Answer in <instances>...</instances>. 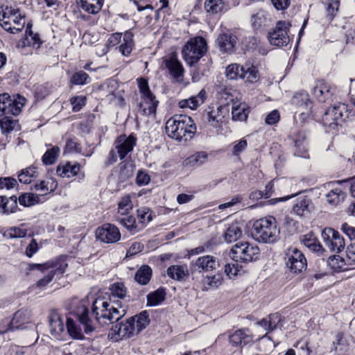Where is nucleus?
<instances>
[{"label":"nucleus","mask_w":355,"mask_h":355,"mask_svg":"<svg viewBox=\"0 0 355 355\" xmlns=\"http://www.w3.org/2000/svg\"><path fill=\"white\" fill-rule=\"evenodd\" d=\"M248 106L244 103H234L232 108V119L234 121H245L248 116Z\"/></svg>","instance_id":"obj_35"},{"label":"nucleus","mask_w":355,"mask_h":355,"mask_svg":"<svg viewBox=\"0 0 355 355\" xmlns=\"http://www.w3.org/2000/svg\"><path fill=\"white\" fill-rule=\"evenodd\" d=\"M88 303L87 301L83 300L80 302V305L76 308L75 314L79 322L84 325L85 332L89 330V317H88Z\"/></svg>","instance_id":"obj_30"},{"label":"nucleus","mask_w":355,"mask_h":355,"mask_svg":"<svg viewBox=\"0 0 355 355\" xmlns=\"http://www.w3.org/2000/svg\"><path fill=\"white\" fill-rule=\"evenodd\" d=\"M114 144L120 159H123L129 153L132 151L134 146L136 145V139L131 135L127 137L122 135L118 137Z\"/></svg>","instance_id":"obj_17"},{"label":"nucleus","mask_w":355,"mask_h":355,"mask_svg":"<svg viewBox=\"0 0 355 355\" xmlns=\"http://www.w3.org/2000/svg\"><path fill=\"white\" fill-rule=\"evenodd\" d=\"M37 168L35 166H29L22 169L18 175L19 181L23 184H30L34 179L38 177Z\"/></svg>","instance_id":"obj_37"},{"label":"nucleus","mask_w":355,"mask_h":355,"mask_svg":"<svg viewBox=\"0 0 355 355\" xmlns=\"http://www.w3.org/2000/svg\"><path fill=\"white\" fill-rule=\"evenodd\" d=\"M17 198L13 196L10 198L0 196V212L4 214L15 213L17 210Z\"/></svg>","instance_id":"obj_26"},{"label":"nucleus","mask_w":355,"mask_h":355,"mask_svg":"<svg viewBox=\"0 0 355 355\" xmlns=\"http://www.w3.org/2000/svg\"><path fill=\"white\" fill-rule=\"evenodd\" d=\"M306 135L304 133L300 132L295 140L296 151L295 154L299 157L308 158L309 153L305 144Z\"/></svg>","instance_id":"obj_41"},{"label":"nucleus","mask_w":355,"mask_h":355,"mask_svg":"<svg viewBox=\"0 0 355 355\" xmlns=\"http://www.w3.org/2000/svg\"><path fill=\"white\" fill-rule=\"evenodd\" d=\"M205 100V92L201 90L196 96H191L188 99L181 100L179 105L182 108L189 107L191 110H196L200 105L202 104Z\"/></svg>","instance_id":"obj_28"},{"label":"nucleus","mask_w":355,"mask_h":355,"mask_svg":"<svg viewBox=\"0 0 355 355\" xmlns=\"http://www.w3.org/2000/svg\"><path fill=\"white\" fill-rule=\"evenodd\" d=\"M0 119V127L3 133H9L12 131L17 125V121L10 117V116H3Z\"/></svg>","instance_id":"obj_53"},{"label":"nucleus","mask_w":355,"mask_h":355,"mask_svg":"<svg viewBox=\"0 0 355 355\" xmlns=\"http://www.w3.org/2000/svg\"><path fill=\"white\" fill-rule=\"evenodd\" d=\"M67 333L74 339L81 340L83 338V334L80 327L71 318H68L66 323Z\"/></svg>","instance_id":"obj_49"},{"label":"nucleus","mask_w":355,"mask_h":355,"mask_svg":"<svg viewBox=\"0 0 355 355\" xmlns=\"http://www.w3.org/2000/svg\"><path fill=\"white\" fill-rule=\"evenodd\" d=\"M186 266L173 265L168 268L167 275L172 279L181 281L187 275Z\"/></svg>","instance_id":"obj_36"},{"label":"nucleus","mask_w":355,"mask_h":355,"mask_svg":"<svg viewBox=\"0 0 355 355\" xmlns=\"http://www.w3.org/2000/svg\"><path fill=\"white\" fill-rule=\"evenodd\" d=\"M134 46L133 33L130 31H125L123 35V40L118 47L119 52L123 56L127 57L131 53Z\"/></svg>","instance_id":"obj_29"},{"label":"nucleus","mask_w":355,"mask_h":355,"mask_svg":"<svg viewBox=\"0 0 355 355\" xmlns=\"http://www.w3.org/2000/svg\"><path fill=\"white\" fill-rule=\"evenodd\" d=\"M25 20L19 10L11 6L0 8V24L6 31L16 33L24 28Z\"/></svg>","instance_id":"obj_6"},{"label":"nucleus","mask_w":355,"mask_h":355,"mask_svg":"<svg viewBox=\"0 0 355 355\" xmlns=\"http://www.w3.org/2000/svg\"><path fill=\"white\" fill-rule=\"evenodd\" d=\"M340 2L338 0H328L327 12L329 20H332L338 10Z\"/></svg>","instance_id":"obj_57"},{"label":"nucleus","mask_w":355,"mask_h":355,"mask_svg":"<svg viewBox=\"0 0 355 355\" xmlns=\"http://www.w3.org/2000/svg\"><path fill=\"white\" fill-rule=\"evenodd\" d=\"M110 300L112 301V304L117 307L123 305L121 300L127 295V289L125 285L121 282L114 283L110 286Z\"/></svg>","instance_id":"obj_20"},{"label":"nucleus","mask_w":355,"mask_h":355,"mask_svg":"<svg viewBox=\"0 0 355 355\" xmlns=\"http://www.w3.org/2000/svg\"><path fill=\"white\" fill-rule=\"evenodd\" d=\"M291 103L295 107L300 109L302 116H308L311 113L312 102L309 98L308 93L305 91L296 92L292 97Z\"/></svg>","instance_id":"obj_16"},{"label":"nucleus","mask_w":355,"mask_h":355,"mask_svg":"<svg viewBox=\"0 0 355 355\" xmlns=\"http://www.w3.org/2000/svg\"><path fill=\"white\" fill-rule=\"evenodd\" d=\"M166 67L174 78L178 79L182 76L184 69L181 62L176 58L172 56L167 60L166 61Z\"/></svg>","instance_id":"obj_31"},{"label":"nucleus","mask_w":355,"mask_h":355,"mask_svg":"<svg viewBox=\"0 0 355 355\" xmlns=\"http://www.w3.org/2000/svg\"><path fill=\"white\" fill-rule=\"evenodd\" d=\"M57 182L54 178H49L42 180L39 184L35 185V189L40 191L43 195L49 193L56 189Z\"/></svg>","instance_id":"obj_39"},{"label":"nucleus","mask_w":355,"mask_h":355,"mask_svg":"<svg viewBox=\"0 0 355 355\" xmlns=\"http://www.w3.org/2000/svg\"><path fill=\"white\" fill-rule=\"evenodd\" d=\"M321 237L325 246L331 252H340L345 247L344 237L333 228H324L322 231Z\"/></svg>","instance_id":"obj_12"},{"label":"nucleus","mask_w":355,"mask_h":355,"mask_svg":"<svg viewBox=\"0 0 355 355\" xmlns=\"http://www.w3.org/2000/svg\"><path fill=\"white\" fill-rule=\"evenodd\" d=\"M132 208L133 204L131 197L129 195H126L122 197L118 203V214L121 216H126L129 214Z\"/></svg>","instance_id":"obj_45"},{"label":"nucleus","mask_w":355,"mask_h":355,"mask_svg":"<svg viewBox=\"0 0 355 355\" xmlns=\"http://www.w3.org/2000/svg\"><path fill=\"white\" fill-rule=\"evenodd\" d=\"M165 296V289L160 288L147 295V305L151 306H157L164 300Z\"/></svg>","instance_id":"obj_44"},{"label":"nucleus","mask_w":355,"mask_h":355,"mask_svg":"<svg viewBox=\"0 0 355 355\" xmlns=\"http://www.w3.org/2000/svg\"><path fill=\"white\" fill-rule=\"evenodd\" d=\"M26 102V98L20 95L11 96L7 93L0 94V117L18 115Z\"/></svg>","instance_id":"obj_9"},{"label":"nucleus","mask_w":355,"mask_h":355,"mask_svg":"<svg viewBox=\"0 0 355 355\" xmlns=\"http://www.w3.org/2000/svg\"><path fill=\"white\" fill-rule=\"evenodd\" d=\"M327 263L329 267L335 272H340L349 269L345 263V260L339 255L330 257Z\"/></svg>","instance_id":"obj_42"},{"label":"nucleus","mask_w":355,"mask_h":355,"mask_svg":"<svg viewBox=\"0 0 355 355\" xmlns=\"http://www.w3.org/2000/svg\"><path fill=\"white\" fill-rule=\"evenodd\" d=\"M289 27L288 23L282 21H278L275 27L268 35L270 44L278 47L286 46L291 40L288 34Z\"/></svg>","instance_id":"obj_13"},{"label":"nucleus","mask_w":355,"mask_h":355,"mask_svg":"<svg viewBox=\"0 0 355 355\" xmlns=\"http://www.w3.org/2000/svg\"><path fill=\"white\" fill-rule=\"evenodd\" d=\"M19 202L24 207H31L40 201V197L32 193H24L19 196Z\"/></svg>","instance_id":"obj_51"},{"label":"nucleus","mask_w":355,"mask_h":355,"mask_svg":"<svg viewBox=\"0 0 355 355\" xmlns=\"http://www.w3.org/2000/svg\"><path fill=\"white\" fill-rule=\"evenodd\" d=\"M191 265L199 272H209L217 268L218 261L212 255H203L192 262Z\"/></svg>","instance_id":"obj_19"},{"label":"nucleus","mask_w":355,"mask_h":355,"mask_svg":"<svg viewBox=\"0 0 355 355\" xmlns=\"http://www.w3.org/2000/svg\"><path fill=\"white\" fill-rule=\"evenodd\" d=\"M241 266L237 262L228 263L225 266V272L230 278H233L237 275Z\"/></svg>","instance_id":"obj_58"},{"label":"nucleus","mask_w":355,"mask_h":355,"mask_svg":"<svg viewBox=\"0 0 355 355\" xmlns=\"http://www.w3.org/2000/svg\"><path fill=\"white\" fill-rule=\"evenodd\" d=\"M266 22V17L263 11H259L251 17V24L254 28H260Z\"/></svg>","instance_id":"obj_59"},{"label":"nucleus","mask_w":355,"mask_h":355,"mask_svg":"<svg viewBox=\"0 0 355 355\" xmlns=\"http://www.w3.org/2000/svg\"><path fill=\"white\" fill-rule=\"evenodd\" d=\"M259 248L248 242H241L234 245L230 252V257L234 262L252 261L258 258Z\"/></svg>","instance_id":"obj_10"},{"label":"nucleus","mask_w":355,"mask_h":355,"mask_svg":"<svg viewBox=\"0 0 355 355\" xmlns=\"http://www.w3.org/2000/svg\"><path fill=\"white\" fill-rule=\"evenodd\" d=\"M50 332L52 336L58 340H64L67 333L64 331V324L60 315L53 313L49 319Z\"/></svg>","instance_id":"obj_18"},{"label":"nucleus","mask_w":355,"mask_h":355,"mask_svg":"<svg viewBox=\"0 0 355 355\" xmlns=\"http://www.w3.org/2000/svg\"><path fill=\"white\" fill-rule=\"evenodd\" d=\"M67 263L64 260L50 261L43 264H29L28 270H37L38 272L44 274V276L40 279L36 285L39 288H44L56 277L62 275L66 270Z\"/></svg>","instance_id":"obj_5"},{"label":"nucleus","mask_w":355,"mask_h":355,"mask_svg":"<svg viewBox=\"0 0 355 355\" xmlns=\"http://www.w3.org/2000/svg\"><path fill=\"white\" fill-rule=\"evenodd\" d=\"M346 195L345 193L339 188H336L330 191L327 195L326 198L327 201L332 205H337L340 202L343 201Z\"/></svg>","instance_id":"obj_46"},{"label":"nucleus","mask_w":355,"mask_h":355,"mask_svg":"<svg viewBox=\"0 0 355 355\" xmlns=\"http://www.w3.org/2000/svg\"><path fill=\"white\" fill-rule=\"evenodd\" d=\"M17 185V180L13 178H0V189L10 190L13 189Z\"/></svg>","instance_id":"obj_62"},{"label":"nucleus","mask_w":355,"mask_h":355,"mask_svg":"<svg viewBox=\"0 0 355 355\" xmlns=\"http://www.w3.org/2000/svg\"><path fill=\"white\" fill-rule=\"evenodd\" d=\"M8 234L11 238H22L27 234V229L24 225L19 227H13L8 230Z\"/></svg>","instance_id":"obj_56"},{"label":"nucleus","mask_w":355,"mask_h":355,"mask_svg":"<svg viewBox=\"0 0 355 355\" xmlns=\"http://www.w3.org/2000/svg\"><path fill=\"white\" fill-rule=\"evenodd\" d=\"M60 153V150L58 146H53L47 150L42 158V161L44 165L53 164L58 159Z\"/></svg>","instance_id":"obj_48"},{"label":"nucleus","mask_w":355,"mask_h":355,"mask_svg":"<svg viewBox=\"0 0 355 355\" xmlns=\"http://www.w3.org/2000/svg\"><path fill=\"white\" fill-rule=\"evenodd\" d=\"M127 306L120 305L119 307L112 306L105 297H98L92 303V314L94 320L103 326L115 320L118 322L126 314Z\"/></svg>","instance_id":"obj_3"},{"label":"nucleus","mask_w":355,"mask_h":355,"mask_svg":"<svg viewBox=\"0 0 355 355\" xmlns=\"http://www.w3.org/2000/svg\"><path fill=\"white\" fill-rule=\"evenodd\" d=\"M80 165L77 163L70 162L60 163L56 170L57 175L62 178H71L78 173Z\"/></svg>","instance_id":"obj_24"},{"label":"nucleus","mask_w":355,"mask_h":355,"mask_svg":"<svg viewBox=\"0 0 355 355\" xmlns=\"http://www.w3.org/2000/svg\"><path fill=\"white\" fill-rule=\"evenodd\" d=\"M133 175V166L130 164H124L121 166L119 176L125 180Z\"/></svg>","instance_id":"obj_61"},{"label":"nucleus","mask_w":355,"mask_h":355,"mask_svg":"<svg viewBox=\"0 0 355 355\" xmlns=\"http://www.w3.org/2000/svg\"><path fill=\"white\" fill-rule=\"evenodd\" d=\"M26 34L27 35L26 40H28V42L30 45H33L34 46H36L37 48L40 47V38L37 34H33V31L31 29V26L29 27L28 26L26 31Z\"/></svg>","instance_id":"obj_60"},{"label":"nucleus","mask_w":355,"mask_h":355,"mask_svg":"<svg viewBox=\"0 0 355 355\" xmlns=\"http://www.w3.org/2000/svg\"><path fill=\"white\" fill-rule=\"evenodd\" d=\"M347 106L345 104H338L329 107L324 112L322 121L324 126L336 130L338 125L347 117Z\"/></svg>","instance_id":"obj_11"},{"label":"nucleus","mask_w":355,"mask_h":355,"mask_svg":"<svg viewBox=\"0 0 355 355\" xmlns=\"http://www.w3.org/2000/svg\"><path fill=\"white\" fill-rule=\"evenodd\" d=\"M97 240L105 243H113L121 239L119 228L114 225L106 223L98 227L95 232Z\"/></svg>","instance_id":"obj_15"},{"label":"nucleus","mask_w":355,"mask_h":355,"mask_svg":"<svg viewBox=\"0 0 355 355\" xmlns=\"http://www.w3.org/2000/svg\"><path fill=\"white\" fill-rule=\"evenodd\" d=\"M241 67L237 64H231L226 68V76L230 80H236L238 78H241Z\"/></svg>","instance_id":"obj_55"},{"label":"nucleus","mask_w":355,"mask_h":355,"mask_svg":"<svg viewBox=\"0 0 355 355\" xmlns=\"http://www.w3.org/2000/svg\"><path fill=\"white\" fill-rule=\"evenodd\" d=\"M286 266L291 272L300 273L306 266V259L303 253L297 248H289L286 252Z\"/></svg>","instance_id":"obj_14"},{"label":"nucleus","mask_w":355,"mask_h":355,"mask_svg":"<svg viewBox=\"0 0 355 355\" xmlns=\"http://www.w3.org/2000/svg\"><path fill=\"white\" fill-rule=\"evenodd\" d=\"M116 87V82L113 79H109L98 87L96 93L100 98H103L114 95Z\"/></svg>","instance_id":"obj_33"},{"label":"nucleus","mask_w":355,"mask_h":355,"mask_svg":"<svg viewBox=\"0 0 355 355\" xmlns=\"http://www.w3.org/2000/svg\"><path fill=\"white\" fill-rule=\"evenodd\" d=\"M87 103V97L85 96H80L73 97L71 99V103L73 105V110L75 112L79 111L83 106Z\"/></svg>","instance_id":"obj_63"},{"label":"nucleus","mask_w":355,"mask_h":355,"mask_svg":"<svg viewBox=\"0 0 355 355\" xmlns=\"http://www.w3.org/2000/svg\"><path fill=\"white\" fill-rule=\"evenodd\" d=\"M241 78L247 82L254 83L259 80V74L257 68L254 65L245 64L241 67Z\"/></svg>","instance_id":"obj_32"},{"label":"nucleus","mask_w":355,"mask_h":355,"mask_svg":"<svg viewBox=\"0 0 355 355\" xmlns=\"http://www.w3.org/2000/svg\"><path fill=\"white\" fill-rule=\"evenodd\" d=\"M137 217L139 218L141 229L144 227V226L152 220V212L149 208L147 207H141L137 209Z\"/></svg>","instance_id":"obj_52"},{"label":"nucleus","mask_w":355,"mask_h":355,"mask_svg":"<svg viewBox=\"0 0 355 355\" xmlns=\"http://www.w3.org/2000/svg\"><path fill=\"white\" fill-rule=\"evenodd\" d=\"M242 235V230L238 224H232L225 231L224 239L227 243H232Z\"/></svg>","instance_id":"obj_43"},{"label":"nucleus","mask_w":355,"mask_h":355,"mask_svg":"<svg viewBox=\"0 0 355 355\" xmlns=\"http://www.w3.org/2000/svg\"><path fill=\"white\" fill-rule=\"evenodd\" d=\"M313 94L320 102H325L331 96V86L324 80H318L313 89Z\"/></svg>","instance_id":"obj_23"},{"label":"nucleus","mask_w":355,"mask_h":355,"mask_svg":"<svg viewBox=\"0 0 355 355\" xmlns=\"http://www.w3.org/2000/svg\"><path fill=\"white\" fill-rule=\"evenodd\" d=\"M87 79V74L84 71L76 72L71 77V83L74 85H83Z\"/></svg>","instance_id":"obj_64"},{"label":"nucleus","mask_w":355,"mask_h":355,"mask_svg":"<svg viewBox=\"0 0 355 355\" xmlns=\"http://www.w3.org/2000/svg\"><path fill=\"white\" fill-rule=\"evenodd\" d=\"M228 110L225 107L219 106L216 110H212L208 113V121L214 128H220L225 121V116Z\"/></svg>","instance_id":"obj_21"},{"label":"nucleus","mask_w":355,"mask_h":355,"mask_svg":"<svg viewBox=\"0 0 355 355\" xmlns=\"http://www.w3.org/2000/svg\"><path fill=\"white\" fill-rule=\"evenodd\" d=\"M302 243L306 247L313 252L322 254L324 251L322 246L312 233L305 234L303 236Z\"/></svg>","instance_id":"obj_38"},{"label":"nucleus","mask_w":355,"mask_h":355,"mask_svg":"<svg viewBox=\"0 0 355 355\" xmlns=\"http://www.w3.org/2000/svg\"><path fill=\"white\" fill-rule=\"evenodd\" d=\"M187 160L191 166H199L207 162V154L205 152H198L189 157Z\"/></svg>","instance_id":"obj_54"},{"label":"nucleus","mask_w":355,"mask_h":355,"mask_svg":"<svg viewBox=\"0 0 355 355\" xmlns=\"http://www.w3.org/2000/svg\"><path fill=\"white\" fill-rule=\"evenodd\" d=\"M279 234L276 219L272 216L257 220L251 229L252 238L261 243H273L277 240Z\"/></svg>","instance_id":"obj_4"},{"label":"nucleus","mask_w":355,"mask_h":355,"mask_svg":"<svg viewBox=\"0 0 355 355\" xmlns=\"http://www.w3.org/2000/svg\"><path fill=\"white\" fill-rule=\"evenodd\" d=\"M150 322L149 315L146 311L130 317L125 321H121L113 325L107 337L112 342H117L126 338H130L144 329Z\"/></svg>","instance_id":"obj_1"},{"label":"nucleus","mask_w":355,"mask_h":355,"mask_svg":"<svg viewBox=\"0 0 355 355\" xmlns=\"http://www.w3.org/2000/svg\"><path fill=\"white\" fill-rule=\"evenodd\" d=\"M311 200L307 197H300L297 198L294 204L292 212L299 216H304L309 214V206Z\"/></svg>","instance_id":"obj_27"},{"label":"nucleus","mask_w":355,"mask_h":355,"mask_svg":"<svg viewBox=\"0 0 355 355\" xmlns=\"http://www.w3.org/2000/svg\"><path fill=\"white\" fill-rule=\"evenodd\" d=\"M152 276V270L148 266H142L135 273V279L141 285L147 284Z\"/></svg>","instance_id":"obj_40"},{"label":"nucleus","mask_w":355,"mask_h":355,"mask_svg":"<svg viewBox=\"0 0 355 355\" xmlns=\"http://www.w3.org/2000/svg\"><path fill=\"white\" fill-rule=\"evenodd\" d=\"M165 130L169 137L186 142L193 137L196 127L191 117L187 115H175L167 120Z\"/></svg>","instance_id":"obj_2"},{"label":"nucleus","mask_w":355,"mask_h":355,"mask_svg":"<svg viewBox=\"0 0 355 355\" xmlns=\"http://www.w3.org/2000/svg\"><path fill=\"white\" fill-rule=\"evenodd\" d=\"M224 4V0H206L204 6L207 12L214 15L222 12Z\"/></svg>","instance_id":"obj_47"},{"label":"nucleus","mask_w":355,"mask_h":355,"mask_svg":"<svg viewBox=\"0 0 355 355\" xmlns=\"http://www.w3.org/2000/svg\"><path fill=\"white\" fill-rule=\"evenodd\" d=\"M116 220L125 227L131 234H135L141 230L139 225L136 223V219L132 216L127 217L116 216Z\"/></svg>","instance_id":"obj_34"},{"label":"nucleus","mask_w":355,"mask_h":355,"mask_svg":"<svg viewBox=\"0 0 355 355\" xmlns=\"http://www.w3.org/2000/svg\"><path fill=\"white\" fill-rule=\"evenodd\" d=\"M222 282L223 277L220 274H216L213 276H206L202 279L203 290H208L210 288H217L222 284Z\"/></svg>","instance_id":"obj_50"},{"label":"nucleus","mask_w":355,"mask_h":355,"mask_svg":"<svg viewBox=\"0 0 355 355\" xmlns=\"http://www.w3.org/2000/svg\"><path fill=\"white\" fill-rule=\"evenodd\" d=\"M251 340V336L245 329H239L230 336V342L234 347H243Z\"/></svg>","instance_id":"obj_25"},{"label":"nucleus","mask_w":355,"mask_h":355,"mask_svg":"<svg viewBox=\"0 0 355 355\" xmlns=\"http://www.w3.org/2000/svg\"><path fill=\"white\" fill-rule=\"evenodd\" d=\"M138 87L141 93V101L138 104V113L143 116L155 114L159 101L150 90L148 81L142 78L137 79Z\"/></svg>","instance_id":"obj_7"},{"label":"nucleus","mask_w":355,"mask_h":355,"mask_svg":"<svg viewBox=\"0 0 355 355\" xmlns=\"http://www.w3.org/2000/svg\"><path fill=\"white\" fill-rule=\"evenodd\" d=\"M207 42L202 37L190 39L182 49V55L185 62L189 66L196 63L206 53Z\"/></svg>","instance_id":"obj_8"},{"label":"nucleus","mask_w":355,"mask_h":355,"mask_svg":"<svg viewBox=\"0 0 355 355\" xmlns=\"http://www.w3.org/2000/svg\"><path fill=\"white\" fill-rule=\"evenodd\" d=\"M217 43L220 51L231 53L236 44V37L231 33H222L218 35Z\"/></svg>","instance_id":"obj_22"}]
</instances>
